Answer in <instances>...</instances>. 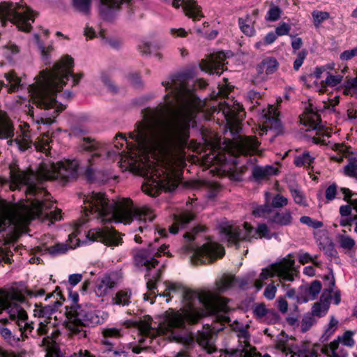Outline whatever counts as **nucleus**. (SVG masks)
Masks as SVG:
<instances>
[{
	"label": "nucleus",
	"instance_id": "nucleus-1",
	"mask_svg": "<svg viewBox=\"0 0 357 357\" xmlns=\"http://www.w3.org/2000/svg\"><path fill=\"white\" fill-rule=\"evenodd\" d=\"M185 74L172 76L162 84L169 91L166 105L144 111V121L130 132L141 151L172 156L187 146L190 128L196 125L199 99L188 86Z\"/></svg>",
	"mask_w": 357,
	"mask_h": 357
},
{
	"label": "nucleus",
	"instance_id": "nucleus-2",
	"mask_svg": "<svg viewBox=\"0 0 357 357\" xmlns=\"http://www.w3.org/2000/svg\"><path fill=\"white\" fill-rule=\"evenodd\" d=\"M182 295L183 314L174 311L167 312L158 327L152 326L151 317L145 316L144 319L135 321V326L143 335L150 337L165 335L170 340L183 344L185 350L178 352L176 357H188L187 351L193 348L196 343L206 353H213L216 351L215 327L204 328L192 334L186 329L185 321L195 324L210 313H216L220 322L229 324L230 318L225 314L229 311L227 301L209 291L185 290Z\"/></svg>",
	"mask_w": 357,
	"mask_h": 357
},
{
	"label": "nucleus",
	"instance_id": "nucleus-3",
	"mask_svg": "<svg viewBox=\"0 0 357 357\" xmlns=\"http://www.w3.org/2000/svg\"><path fill=\"white\" fill-rule=\"evenodd\" d=\"M79 162L77 160H66L42 163L36 173L33 172H12L13 182L17 185L26 186V195L30 197V204L21 209L11 210L6 214L8 223L15 227L26 225L36 218H48L59 220L61 210L48 212L52 208L51 195L43 186L47 180L59 179L63 184L75 180L77 176Z\"/></svg>",
	"mask_w": 357,
	"mask_h": 357
},
{
	"label": "nucleus",
	"instance_id": "nucleus-4",
	"mask_svg": "<svg viewBox=\"0 0 357 357\" xmlns=\"http://www.w3.org/2000/svg\"><path fill=\"white\" fill-rule=\"evenodd\" d=\"M73 59L66 55L55 63L51 69L40 71L36 81L29 86V92L38 107L46 110L53 109L48 117L41 119L43 123L52 124L59 113L65 109L66 106L58 103L55 95L63 89L69 77H73L74 85L78 84L83 77V73H73Z\"/></svg>",
	"mask_w": 357,
	"mask_h": 357
},
{
	"label": "nucleus",
	"instance_id": "nucleus-5",
	"mask_svg": "<svg viewBox=\"0 0 357 357\" xmlns=\"http://www.w3.org/2000/svg\"><path fill=\"white\" fill-rule=\"evenodd\" d=\"M86 215H94L102 222L115 221L117 222L130 223L134 219L139 222L138 230L143 232L148 227L147 221L152 222L155 215L147 207L135 208L129 198H122L110 202L105 193L94 192L85 196L84 200Z\"/></svg>",
	"mask_w": 357,
	"mask_h": 357
},
{
	"label": "nucleus",
	"instance_id": "nucleus-6",
	"mask_svg": "<svg viewBox=\"0 0 357 357\" xmlns=\"http://www.w3.org/2000/svg\"><path fill=\"white\" fill-rule=\"evenodd\" d=\"M66 308V327L77 339L87 337V331L83 327H93L100 323L98 312L91 305H76Z\"/></svg>",
	"mask_w": 357,
	"mask_h": 357
},
{
	"label": "nucleus",
	"instance_id": "nucleus-7",
	"mask_svg": "<svg viewBox=\"0 0 357 357\" xmlns=\"http://www.w3.org/2000/svg\"><path fill=\"white\" fill-rule=\"evenodd\" d=\"M167 246L162 245L160 247L155 246L154 243H150L146 249L138 250L134 255V263L136 266L144 268L147 273L145 278L147 280L146 287L151 291V295L153 294L155 297V290L156 289L155 283L160 280L161 271L156 270L151 275L149 272L151 268H155L158 264L156 257H160L162 254H166L168 257H172L169 252H165V250Z\"/></svg>",
	"mask_w": 357,
	"mask_h": 357
},
{
	"label": "nucleus",
	"instance_id": "nucleus-8",
	"mask_svg": "<svg viewBox=\"0 0 357 357\" xmlns=\"http://www.w3.org/2000/svg\"><path fill=\"white\" fill-rule=\"evenodd\" d=\"M220 232L222 239L229 245H235L236 248L241 241H251L252 238H266L270 239L269 229L265 223L259 224L256 229L249 223L244 222L241 227L222 223L220 226Z\"/></svg>",
	"mask_w": 357,
	"mask_h": 357
},
{
	"label": "nucleus",
	"instance_id": "nucleus-9",
	"mask_svg": "<svg viewBox=\"0 0 357 357\" xmlns=\"http://www.w3.org/2000/svg\"><path fill=\"white\" fill-rule=\"evenodd\" d=\"M7 21L15 24L19 30L29 31L31 28L30 21L33 22L32 10L23 5L9 1L0 3V22L4 26Z\"/></svg>",
	"mask_w": 357,
	"mask_h": 357
},
{
	"label": "nucleus",
	"instance_id": "nucleus-10",
	"mask_svg": "<svg viewBox=\"0 0 357 357\" xmlns=\"http://www.w3.org/2000/svg\"><path fill=\"white\" fill-rule=\"evenodd\" d=\"M294 259H285L283 262L271 264L268 268L262 270L261 278L268 279L278 275L280 278V283L283 281L292 282L294 280Z\"/></svg>",
	"mask_w": 357,
	"mask_h": 357
},
{
	"label": "nucleus",
	"instance_id": "nucleus-11",
	"mask_svg": "<svg viewBox=\"0 0 357 357\" xmlns=\"http://www.w3.org/2000/svg\"><path fill=\"white\" fill-rule=\"evenodd\" d=\"M225 255V250L218 244L209 242L194 249L191 261L194 264L213 262Z\"/></svg>",
	"mask_w": 357,
	"mask_h": 357
},
{
	"label": "nucleus",
	"instance_id": "nucleus-12",
	"mask_svg": "<svg viewBox=\"0 0 357 357\" xmlns=\"http://www.w3.org/2000/svg\"><path fill=\"white\" fill-rule=\"evenodd\" d=\"M150 177L153 183L167 191L174 190L178 185V177L172 170L154 167L151 170Z\"/></svg>",
	"mask_w": 357,
	"mask_h": 357
},
{
	"label": "nucleus",
	"instance_id": "nucleus-13",
	"mask_svg": "<svg viewBox=\"0 0 357 357\" xmlns=\"http://www.w3.org/2000/svg\"><path fill=\"white\" fill-rule=\"evenodd\" d=\"M113 228L93 229L89 231L87 237L93 241H99L109 246H118L122 238Z\"/></svg>",
	"mask_w": 357,
	"mask_h": 357
},
{
	"label": "nucleus",
	"instance_id": "nucleus-14",
	"mask_svg": "<svg viewBox=\"0 0 357 357\" xmlns=\"http://www.w3.org/2000/svg\"><path fill=\"white\" fill-rule=\"evenodd\" d=\"M259 145L255 137L240 135L234 146L237 155H248L257 152Z\"/></svg>",
	"mask_w": 357,
	"mask_h": 357
},
{
	"label": "nucleus",
	"instance_id": "nucleus-15",
	"mask_svg": "<svg viewBox=\"0 0 357 357\" xmlns=\"http://www.w3.org/2000/svg\"><path fill=\"white\" fill-rule=\"evenodd\" d=\"M225 59V54L223 52H218L209 61H202L200 68L202 70L209 74L220 75L224 70L223 65Z\"/></svg>",
	"mask_w": 357,
	"mask_h": 357
},
{
	"label": "nucleus",
	"instance_id": "nucleus-16",
	"mask_svg": "<svg viewBox=\"0 0 357 357\" xmlns=\"http://www.w3.org/2000/svg\"><path fill=\"white\" fill-rule=\"evenodd\" d=\"M172 6L176 8L182 6L185 15L193 20H199L204 17L201 7L193 0H172Z\"/></svg>",
	"mask_w": 357,
	"mask_h": 357
},
{
	"label": "nucleus",
	"instance_id": "nucleus-17",
	"mask_svg": "<svg viewBox=\"0 0 357 357\" xmlns=\"http://www.w3.org/2000/svg\"><path fill=\"white\" fill-rule=\"evenodd\" d=\"M131 0H100L99 11L102 18L109 20L120 9L121 5Z\"/></svg>",
	"mask_w": 357,
	"mask_h": 357
},
{
	"label": "nucleus",
	"instance_id": "nucleus-18",
	"mask_svg": "<svg viewBox=\"0 0 357 357\" xmlns=\"http://www.w3.org/2000/svg\"><path fill=\"white\" fill-rule=\"evenodd\" d=\"M222 113L225 114L227 123L231 127L235 126L236 127V132H238V124L243 118V109L241 106L239 104H237L236 107H230L227 105L222 109Z\"/></svg>",
	"mask_w": 357,
	"mask_h": 357
},
{
	"label": "nucleus",
	"instance_id": "nucleus-19",
	"mask_svg": "<svg viewBox=\"0 0 357 357\" xmlns=\"http://www.w3.org/2000/svg\"><path fill=\"white\" fill-rule=\"evenodd\" d=\"M279 170L272 165L255 166L252 168V176L256 182L268 180L271 176L277 175Z\"/></svg>",
	"mask_w": 357,
	"mask_h": 357
},
{
	"label": "nucleus",
	"instance_id": "nucleus-20",
	"mask_svg": "<svg viewBox=\"0 0 357 357\" xmlns=\"http://www.w3.org/2000/svg\"><path fill=\"white\" fill-rule=\"evenodd\" d=\"M293 217L290 210H273L269 223L278 227H286L292 224Z\"/></svg>",
	"mask_w": 357,
	"mask_h": 357
},
{
	"label": "nucleus",
	"instance_id": "nucleus-21",
	"mask_svg": "<svg viewBox=\"0 0 357 357\" xmlns=\"http://www.w3.org/2000/svg\"><path fill=\"white\" fill-rule=\"evenodd\" d=\"M62 302L56 301L52 305H43L41 303H35V309L33 310L34 315L38 317L50 319L52 314H54L60 306H61Z\"/></svg>",
	"mask_w": 357,
	"mask_h": 357
},
{
	"label": "nucleus",
	"instance_id": "nucleus-22",
	"mask_svg": "<svg viewBox=\"0 0 357 357\" xmlns=\"http://www.w3.org/2000/svg\"><path fill=\"white\" fill-rule=\"evenodd\" d=\"M102 339L101 343L105 346V350L112 351V347L115 342L114 340L121 337L120 330L115 328H105L102 330Z\"/></svg>",
	"mask_w": 357,
	"mask_h": 357
},
{
	"label": "nucleus",
	"instance_id": "nucleus-23",
	"mask_svg": "<svg viewBox=\"0 0 357 357\" xmlns=\"http://www.w3.org/2000/svg\"><path fill=\"white\" fill-rule=\"evenodd\" d=\"M82 149L84 151L92 153L91 158L89 159V162L91 165L95 163L96 160L100 157L102 151V149L100 146L99 144L94 140H91L89 138L84 139Z\"/></svg>",
	"mask_w": 357,
	"mask_h": 357
},
{
	"label": "nucleus",
	"instance_id": "nucleus-24",
	"mask_svg": "<svg viewBox=\"0 0 357 357\" xmlns=\"http://www.w3.org/2000/svg\"><path fill=\"white\" fill-rule=\"evenodd\" d=\"M278 68V62L273 57H266L257 66V71L259 75H271L274 73Z\"/></svg>",
	"mask_w": 357,
	"mask_h": 357
},
{
	"label": "nucleus",
	"instance_id": "nucleus-25",
	"mask_svg": "<svg viewBox=\"0 0 357 357\" xmlns=\"http://www.w3.org/2000/svg\"><path fill=\"white\" fill-rule=\"evenodd\" d=\"M271 194L268 192H265L266 203L262 205H259L254 208L252 211V215L256 218H263L268 220L269 222L271 218L272 213L273 211V207L269 204L268 197Z\"/></svg>",
	"mask_w": 357,
	"mask_h": 357
},
{
	"label": "nucleus",
	"instance_id": "nucleus-26",
	"mask_svg": "<svg viewBox=\"0 0 357 357\" xmlns=\"http://www.w3.org/2000/svg\"><path fill=\"white\" fill-rule=\"evenodd\" d=\"M194 218L195 215L189 211L182 213L175 218V223L169 228V232L173 234H176L179 227L185 228Z\"/></svg>",
	"mask_w": 357,
	"mask_h": 357
},
{
	"label": "nucleus",
	"instance_id": "nucleus-27",
	"mask_svg": "<svg viewBox=\"0 0 357 357\" xmlns=\"http://www.w3.org/2000/svg\"><path fill=\"white\" fill-rule=\"evenodd\" d=\"M115 285V282L108 275H105L100 280L96 287V294L99 296H105L108 291L112 289Z\"/></svg>",
	"mask_w": 357,
	"mask_h": 357
},
{
	"label": "nucleus",
	"instance_id": "nucleus-28",
	"mask_svg": "<svg viewBox=\"0 0 357 357\" xmlns=\"http://www.w3.org/2000/svg\"><path fill=\"white\" fill-rule=\"evenodd\" d=\"M303 121L305 126H309L313 130H319L322 127L321 125V119L320 115L312 109H310L307 112Z\"/></svg>",
	"mask_w": 357,
	"mask_h": 357
},
{
	"label": "nucleus",
	"instance_id": "nucleus-29",
	"mask_svg": "<svg viewBox=\"0 0 357 357\" xmlns=\"http://www.w3.org/2000/svg\"><path fill=\"white\" fill-rule=\"evenodd\" d=\"M14 135V128L10 120L0 118V139H8Z\"/></svg>",
	"mask_w": 357,
	"mask_h": 357
},
{
	"label": "nucleus",
	"instance_id": "nucleus-30",
	"mask_svg": "<svg viewBox=\"0 0 357 357\" xmlns=\"http://www.w3.org/2000/svg\"><path fill=\"white\" fill-rule=\"evenodd\" d=\"M315 157L310 151H305L294 158V163L296 167L310 166L314 162Z\"/></svg>",
	"mask_w": 357,
	"mask_h": 357
},
{
	"label": "nucleus",
	"instance_id": "nucleus-31",
	"mask_svg": "<svg viewBox=\"0 0 357 357\" xmlns=\"http://www.w3.org/2000/svg\"><path fill=\"white\" fill-rule=\"evenodd\" d=\"M131 291L128 289L120 290L112 298V303L119 305H128L130 303Z\"/></svg>",
	"mask_w": 357,
	"mask_h": 357
},
{
	"label": "nucleus",
	"instance_id": "nucleus-32",
	"mask_svg": "<svg viewBox=\"0 0 357 357\" xmlns=\"http://www.w3.org/2000/svg\"><path fill=\"white\" fill-rule=\"evenodd\" d=\"M319 247L331 259L337 257V252L335 248V245L329 238H325L323 241L319 242Z\"/></svg>",
	"mask_w": 357,
	"mask_h": 357
},
{
	"label": "nucleus",
	"instance_id": "nucleus-33",
	"mask_svg": "<svg viewBox=\"0 0 357 357\" xmlns=\"http://www.w3.org/2000/svg\"><path fill=\"white\" fill-rule=\"evenodd\" d=\"M322 289L321 282L319 280H314L311 282L310 285L306 289V294L308 300H314Z\"/></svg>",
	"mask_w": 357,
	"mask_h": 357
},
{
	"label": "nucleus",
	"instance_id": "nucleus-34",
	"mask_svg": "<svg viewBox=\"0 0 357 357\" xmlns=\"http://www.w3.org/2000/svg\"><path fill=\"white\" fill-rule=\"evenodd\" d=\"M234 282L233 276L225 275L220 280L216 282V288L218 293H222L230 288Z\"/></svg>",
	"mask_w": 357,
	"mask_h": 357
},
{
	"label": "nucleus",
	"instance_id": "nucleus-35",
	"mask_svg": "<svg viewBox=\"0 0 357 357\" xmlns=\"http://www.w3.org/2000/svg\"><path fill=\"white\" fill-rule=\"evenodd\" d=\"M92 0H72V5L77 10L85 15L89 14Z\"/></svg>",
	"mask_w": 357,
	"mask_h": 357
},
{
	"label": "nucleus",
	"instance_id": "nucleus-36",
	"mask_svg": "<svg viewBox=\"0 0 357 357\" xmlns=\"http://www.w3.org/2000/svg\"><path fill=\"white\" fill-rule=\"evenodd\" d=\"M238 24L241 30L247 36H252L255 29L251 24V19L248 15H246L245 18H239Z\"/></svg>",
	"mask_w": 357,
	"mask_h": 357
},
{
	"label": "nucleus",
	"instance_id": "nucleus-37",
	"mask_svg": "<svg viewBox=\"0 0 357 357\" xmlns=\"http://www.w3.org/2000/svg\"><path fill=\"white\" fill-rule=\"evenodd\" d=\"M34 38L40 51V54L43 61H45V63H50L49 54L53 50V47L52 46L45 47L43 44L40 43L38 34H35Z\"/></svg>",
	"mask_w": 357,
	"mask_h": 357
},
{
	"label": "nucleus",
	"instance_id": "nucleus-38",
	"mask_svg": "<svg viewBox=\"0 0 357 357\" xmlns=\"http://www.w3.org/2000/svg\"><path fill=\"white\" fill-rule=\"evenodd\" d=\"M9 142L10 144L15 143L18 149L22 151H24L30 148L31 144V142L27 135L17 136L14 140H11Z\"/></svg>",
	"mask_w": 357,
	"mask_h": 357
},
{
	"label": "nucleus",
	"instance_id": "nucleus-39",
	"mask_svg": "<svg viewBox=\"0 0 357 357\" xmlns=\"http://www.w3.org/2000/svg\"><path fill=\"white\" fill-rule=\"evenodd\" d=\"M11 319L16 320V323L19 326L20 330L22 327H25L28 325L26 319L28 318L26 312L22 309H17V314H11Z\"/></svg>",
	"mask_w": 357,
	"mask_h": 357
},
{
	"label": "nucleus",
	"instance_id": "nucleus-40",
	"mask_svg": "<svg viewBox=\"0 0 357 357\" xmlns=\"http://www.w3.org/2000/svg\"><path fill=\"white\" fill-rule=\"evenodd\" d=\"M317 323V320L314 316L310 312L305 314L302 319L301 329L303 333H305Z\"/></svg>",
	"mask_w": 357,
	"mask_h": 357
},
{
	"label": "nucleus",
	"instance_id": "nucleus-41",
	"mask_svg": "<svg viewBox=\"0 0 357 357\" xmlns=\"http://www.w3.org/2000/svg\"><path fill=\"white\" fill-rule=\"evenodd\" d=\"M6 79L10 84V91H15L18 89L20 86V78L17 76L15 72L10 71L4 75Z\"/></svg>",
	"mask_w": 357,
	"mask_h": 357
},
{
	"label": "nucleus",
	"instance_id": "nucleus-42",
	"mask_svg": "<svg viewBox=\"0 0 357 357\" xmlns=\"http://www.w3.org/2000/svg\"><path fill=\"white\" fill-rule=\"evenodd\" d=\"M287 204L288 199L280 194L275 195L271 201L269 200L270 206L275 210L286 206Z\"/></svg>",
	"mask_w": 357,
	"mask_h": 357
},
{
	"label": "nucleus",
	"instance_id": "nucleus-43",
	"mask_svg": "<svg viewBox=\"0 0 357 357\" xmlns=\"http://www.w3.org/2000/svg\"><path fill=\"white\" fill-rule=\"evenodd\" d=\"M328 310V305L317 302L313 304L310 314L314 317H322L327 313Z\"/></svg>",
	"mask_w": 357,
	"mask_h": 357
},
{
	"label": "nucleus",
	"instance_id": "nucleus-44",
	"mask_svg": "<svg viewBox=\"0 0 357 357\" xmlns=\"http://www.w3.org/2000/svg\"><path fill=\"white\" fill-rule=\"evenodd\" d=\"M68 245L63 243H57L46 248L47 252L52 256L64 254L68 251Z\"/></svg>",
	"mask_w": 357,
	"mask_h": 357
},
{
	"label": "nucleus",
	"instance_id": "nucleus-45",
	"mask_svg": "<svg viewBox=\"0 0 357 357\" xmlns=\"http://www.w3.org/2000/svg\"><path fill=\"white\" fill-rule=\"evenodd\" d=\"M337 320H336L334 317H331L328 327L321 337L322 342L328 340V339L333 334L337 328Z\"/></svg>",
	"mask_w": 357,
	"mask_h": 357
},
{
	"label": "nucleus",
	"instance_id": "nucleus-46",
	"mask_svg": "<svg viewBox=\"0 0 357 357\" xmlns=\"http://www.w3.org/2000/svg\"><path fill=\"white\" fill-rule=\"evenodd\" d=\"M312 16L314 20V25L319 27V25L325 20H328L330 15L328 12L314 10L312 13Z\"/></svg>",
	"mask_w": 357,
	"mask_h": 357
},
{
	"label": "nucleus",
	"instance_id": "nucleus-47",
	"mask_svg": "<svg viewBox=\"0 0 357 357\" xmlns=\"http://www.w3.org/2000/svg\"><path fill=\"white\" fill-rule=\"evenodd\" d=\"M100 79L102 84L107 87L109 91L113 93H116L118 92V87L113 83L109 75L107 73H101Z\"/></svg>",
	"mask_w": 357,
	"mask_h": 357
},
{
	"label": "nucleus",
	"instance_id": "nucleus-48",
	"mask_svg": "<svg viewBox=\"0 0 357 357\" xmlns=\"http://www.w3.org/2000/svg\"><path fill=\"white\" fill-rule=\"evenodd\" d=\"M300 222L304 225H306L313 229H319L323 227L324 224L322 222L314 220L309 216H302L300 218Z\"/></svg>",
	"mask_w": 357,
	"mask_h": 357
},
{
	"label": "nucleus",
	"instance_id": "nucleus-49",
	"mask_svg": "<svg viewBox=\"0 0 357 357\" xmlns=\"http://www.w3.org/2000/svg\"><path fill=\"white\" fill-rule=\"evenodd\" d=\"M291 196L294 198V202L300 205L305 206V197L302 191L298 188H294L292 186L289 188Z\"/></svg>",
	"mask_w": 357,
	"mask_h": 357
},
{
	"label": "nucleus",
	"instance_id": "nucleus-50",
	"mask_svg": "<svg viewBox=\"0 0 357 357\" xmlns=\"http://www.w3.org/2000/svg\"><path fill=\"white\" fill-rule=\"evenodd\" d=\"M238 352L239 353L238 355V357H271L268 354L261 356V354L256 351V349L255 347L250 348V349H244Z\"/></svg>",
	"mask_w": 357,
	"mask_h": 357
},
{
	"label": "nucleus",
	"instance_id": "nucleus-51",
	"mask_svg": "<svg viewBox=\"0 0 357 357\" xmlns=\"http://www.w3.org/2000/svg\"><path fill=\"white\" fill-rule=\"evenodd\" d=\"M13 252L6 248H0V264H11L13 261Z\"/></svg>",
	"mask_w": 357,
	"mask_h": 357
},
{
	"label": "nucleus",
	"instance_id": "nucleus-52",
	"mask_svg": "<svg viewBox=\"0 0 357 357\" xmlns=\"http://www.w3.org/2000/svg\"><path fill=\"white\" fill-rule=\"evenodd\" d=\"M0 334L10 344H16L20 341V338H16L12 335L11 331L7 328H2L0 329Z\"/></svg>",
	"mask_w": 357,
	"mask_h": 357
},
{
	"label": "nucleus",
	"instance_id": "nucleus-53",
	"mask_svg": "<svg viewBox=\"0 0 357 357\" xmlns=\"http://www.w3.org/2000/svg\"><path fill=\"white\" fill-rule=\"evenodd\" d=\"M281 12V9L278 6L271 7L266 16V20L272 22L278 20L280 17Z\"/></svg>",
	"mask_w": 357,
	"mask_h": 357
},
{
	"label": "nucleus",
	"instance_id": "nucleus-54",
	"mask_svg": "<svg viewBox=\"0 0 357 357\" xmlns=\"http://www.w3.org/2000/svg\"><path fill=\"white\" fill-rule=\"evenodd\" d=\"M353 335H354V333L352 331H347L345 333H344L342 336H338V338L340 339V342L344 345L351 347L355 344V342L352 337Z\"/></svg>",
	"mask_w": 357,
	"mask_h": 357
},
{
	"label": "nucleus",
	"instance_id": "nucleus-55",
	"mask_svg": "<svg viewBox=\"0 0 357 357\" xmlns=\"http://www.w3.org/2000/svg\"><path fill=\"white\" fill-rule=\"evenodd\" d=\"M339 243L341 248L347 250H351L355 245V241L348 236H341Z\"/></svg>",
	"mask_w": 357,
	"mask_h": 357
},
{
	"label": "nucleus",
	"instance_id": "nucleus-56",
	"mask_svg": "<svg viewBox=\"0 0 357 357\" xmlns=\"http://www.w3.org/2000/svg\"><path fill=\"white\" fill-rule=\"evenodd\" d=\"M341 192L344 195V200L349 202L357 212V199H351L352 192L349 188H342Z\"/></svg>",
	"mask_w": 357,
	"mask_h": 357
},
{
	"label": "nucleus",
	"instance_id": "nucleus-57",
	"mask_svg": "<svg viewBox=\"0 0 357 357\" xmlns=\"http://www.w3.org/2000/svg\"><path fill=\"white\" fill-rule=\"evenodd\" d=\"M328 76L324 81L325 84L326 85L331 86H335L340 84L343 78V76L341 75H333L328 73Z\"/></svg>",
	"mask_w": 357,
	"mask_h": 357
},
{
	"label": "nucleus",
	"instance_id": "nucleus-58",
	"mask_svg": "<svg viewBox=\"0 0 357 357\" xmlns=\"http://www.w3.org/2000/svg\"><path fill=\"white\" fill-rule=\"evenodd\" d=\"M247 98L253 105L252 107H256L260 104L259 100L261 99V95L255 90H250L248 92Z\"/></svg>",
	"mask_w": 357,
	"mask_h": 357
},
{
	"label": "nucleus",
	"instance_id": "nucleus-59",
	"mask_svg": "<svg viewBox=\"0 0 357 357\" xmlns=\"http://www.w3.org/2000/svg\"><path fill=\"white\" fill-rule=\"evenodd\" d=\"M268 310L266 309L264 303H259L255 306L253 312L255 316L258 319H261L266 315Z\"/></svg>",
	"mask_w": 357,
	"mask_h": 357
},
{
	"label": "nucleus",
	"instance_id": "nucleus-60",
	"mask_svg": "<svg viewBox=\"0 0 357 357\" xmlns=\"http://www.w3.org/2000/svg\"><path fill=\"white\" fill-rule=\"evenodd\" d=\"M307 54V52L305 50H303L298 53L297 57L294 62V69L295 70H299L303 63V61L306 58Z\"/></svg>",
	"mask_w": 357,
	"mask_h": 357
},
{
	"label": "nucleus",
	"instance_id": "nucleus-61",
	"mask_svg": "<svg viewBox=\"0 0 357 357\" xmlns=\"http://www.w3.org/2000/svg\"><path fill=\"white\" fill-rule=\"evenodd\" d=\"M344 172L349 177L357 178V164L354 162H349L344 167Z\"/></svg>",
	"mask_w": 357,
	"mask_h": 357
},
{
	"label": "nucleus",
	"instance_id": "nucleus-62",
	"mask_svg": "<svg viewBox=\"0 0 357 357\" xmlns=\"http://www.w3.org/2000/svg\"><path fill=\"white\" fill-rule=\"evenodd\" d=\"M337 185L332 183L326 190L325 196L328 201H332L335 198L337 195Z\"/></svg>",
	"mask_w": 357,
	"mask_h": 357
},
{
	"label": "nucleus",
	"instance_id": "nucleus-63",
	"mask_svg": "<svg viewBox=\"0 0 357 357\" xmlns=\"http://www.w3.org/2000/svg\"><path fill=\"white\" fill-rule=\"evenodd\" d=\"M276 291V286L273 284H270L266 287L264 295L267 299L273 300L275 296Z\"/></svg>",
	"mask_w": 357,
	"mask_h": 357
},
{
	"label": "nucleus",
	"instance_id": "nucleus-64",
	"mask_svg": "<svg viewBox=\"0 0 357 357\" xmlns=\"http://www.w3.org/2000/svg\"><path fill=\"white\" fill-rule=\"evenodd\" d=\"M357 56V47L349 50H345L340 54V59L343 61H347Z\"/></svg>",
	"mask_w": 357,
	"mask_h": 357
}]
</instances>
